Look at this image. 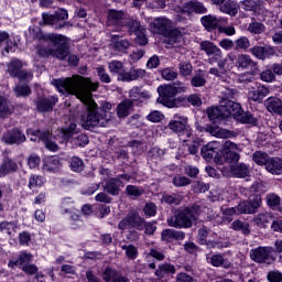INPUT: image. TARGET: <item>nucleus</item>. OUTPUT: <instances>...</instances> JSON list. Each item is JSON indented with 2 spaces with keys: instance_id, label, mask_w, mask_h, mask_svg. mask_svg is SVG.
<instances>
[{
  "instance_id": "1",
  "label": "nucleus",
  "mask_w": 282,
  "mask_h": 282,
  "mask_svg": "<svg viewBox=\"0 0 282 282\" xmlns=\"http://www.w3.org/2000/svg\"><path fill=\"white\" fill-rule=\"evenodd\" d=\"M100 83H94L89 77H83L80 75L72 76V94L83 102L87 110V117L82 123L84 129L107 127L109 122V118L105 113V110L98 107V104L94 100L93 91H98Z\"/></svg>"
},
{
  "instance_id": "2",
  "label": "nucleus",
  "mask_w": 282,
  "mask_h": 282,
  "mask_svg": "<svg viewBox=\"0 0 282 282\" xmlns=\"http://www.w3.org/2000/svg\"><path fill=\"white\" fill-rule=\"evenodd\" d=\"M33 39L36 41H48L51 44L47 46L37 45L36 52L39 56L42 58H50V56H54L59 61H65L67 56H69V46L67 45V39L65 35L48 33L43 34L41 29L33 30Z\"/></svg>"
},
{
  "instance_id": "3",
  "label": "nucleus",
  "mask_w": 282,
  "mask_h": 282,
  "mask_svg": "<svg viewBox=\"0 0 282 282\" xmlns=\"http://www.w3.org/2000/svg\"><path fill=\"white\" fill-rule=\"evenodd\" d=\"M28 135H40V140L45 144V149L48 151L56 152L58 151V144L56 142L50 140V138H54L59 144H65V142H69L72 139V124L67 128H58L54 132H50V130L41 131V130H28Z\"/></svg>"
},
{
  "instance_id": "4",
  "label": "nucleus",
  "mask_w": 282,
  "mask_h": 282,
  "mask_svg": "<svg viewBox=\"0 0 282 282\" xmlns=\"http://www.w3.org/2000/svg\"><path fill=\"white\" fill-rule=\"evenodd\" d=\"M202 213V207L193 205L184 207L175 212L173 216L167 219V225L172 228H193V223L197 221V216Z\"/></svg>"
},
{
  "instance_id": "5",
  "label": "nucleus",
  "mask_w": 282,
  "mask_h": 282,
  "mask_svg": "<svg viewBox=\"0 0 282 282\" xmlns=\"http://www.w3.org/2000/svg\"><path fill=\"white\" fill-rule=\"evenodd\" d=\"M250 193H256L250 195L247 200H242L238 204L239 215H254L261 208V193H263V184L256 182L249 188Z\"/></svg>"
},
{
  "instance_id": "6",
  "label": "nucleus",
  "mask_w": 282,
  "mask_h": 282,
  "mask_svg": "<svg viewBox=\"0 0 282 282\" xmlns=\"http://www.w3.org/2000/svg\"><path fill=\"white\" fill-rule=\"evenodd\" d=\"M241 111V106L232 100L221 104L219 107L207 108V116L209 120H219V118H228L229 116H237Z\"/></svg>"
},
{
  "instance_id": "7",
  "label": "nucleus",
  "mask_w": 282,
  "mask_h": 282,
  "mask_svg": "<svg viewBox=\"0 0 282 282\" xmlns=\"http://www.w3.org/2000/svg\"><path fill=\"white\" fill-rule=\"evenodd\" d=\"M158 93L159 98L156 99V102H159V105H163L169 109L177 107V101L175 100V96H177V93H175L172 85L160 86L158 88Z\"/></svg>"
},
{
  "instance_id": "8",
  "label": "nucleus",
  "mask_w": 282,
  "mask_h": 282,
  "mask_svg": "<svg viewBox=\"0 0 282 282\" xmlns=\"http://www.w3.org/2000/svg\"><path fill=\"white\" fill-rule=\"evenodd\" d=\"M239 153H241V148L237 143L225 141L221 148V155L227 164H230V166L237 164L241 158Z\"/></svg>"
},
{
  "instance_id": "9",
  "label": "nucleus",
  "mask_w": 282,
  "mask_h": 282,
  "mask_svg": "<svg viewBox=\"0 0 282 282\" xmlns=\"http://www.w3.org/2000/svg\"><path fill=\"white\" fill-rule=\"evenodd\" d=\"M167 127L170 131H173V133H186L187 138L193 135L191 132V126H188V117L182 113H175L173 119L170 120Z\"/></svg>"
},
{
  "instance_id": "10",
  "label": "nucleus",
  "mask_w": 282,
  "mask_h": 282,
  "mask_svg": "<svg viewBox=\"0 0 282 282\" xmlns=\"http://www.w3.org/2000/svg\"><path fill=\"white\" fill-rule=\"evenodd\" d=\"M199 47L202 52H205L207 56H213L208 59L209 65H213L214 63H217L219 58L224 56V52H221V48L217 46L214 42L205 40L199 43Z\"/></svg>"
},
{
  "instance_id": "11",
  "label": "nucleus",
  "mask_w": 282,
  "mask_h": 282,
  "mask_svg": "<svg viewBox=\"0 0 282 282\" xmlns=\"http://www.w3.org/2000/svg\"><path fill=\"white\" fill-rule=\"evenodd\" d=\"M172 28L173 23L166 18H155L149 24L150 32L153 34H160V36H166Z\"/></svg>"
},
{
  "instance_id": "12",
  "label": "nucleus",
  "mask_w": 282,
  "mask_h": 282,
  "mask_svg": "<svg viewBox=\"0 0 282 282\" xmlns=\"http://www.w3.org/2000/svg\"><path fill=\"white\" fill-rule=\"evenodd\" d=\"M236 67L241 69L242 72L246 69L250 70L251 76H253L254 72L259 70V66L254 59L248 54H239L236 58Z\"/></svg>"
},
{
  "instance_id": "13",
  "label": "nucleus",
  "mask_w": 282,
  "mask_h": 282,
  "mask_svg": "<svg viewBox=\"0 0 282 282\" xmlns=\"http://www.w3.org/2000/svg\"><path fill=\"white\" fill-rule=\"evenodd\" d=\"M56 102H58V97H37L34 100V105L36 107V110L39 113H47V111H53L54 107L56 106Z\"/></svg>"
},
{
  "instance_id": "14",
  "label": "nucleus",
  "mask_w": 282,
  "mask_h": 282,
  "mask_svg": "<svg viewBox=\"0 0 282 282\" xmlns=\"http://www.w3.org/2000/svg\"><path fill=\"white\" fill-rule=\"evenodd\" d=\"M272 254V248L270 247H258L250 250V259L256 263H268Z\"/></svg>"
},
{
  "instance_id": "15",
  "label": "nucleus",
  "mask_w": 282,
  "mask_h": 282,
  "mask_svg": "<svg viewBox=\"0 0 282 282\" xmlns=\"http://www.w3.org/2000/svg\"><path fill=\"white\" fill-rule=\"evenodd\" d=\"M25 134L19 130V128H13L9 130L2 137V142L6 144H23L25 142Z\"/></svg>"
},
{
  "instance_id": "16",
  "label": "nucleus",
  "mask_w": 282,
  "mask_h": 282,
  "mask_svg": "<svg viewBox=\"0 0 282 282\" xmlns=\"http://www.w3.org/2000/svg\"><path fill=\"white\" fill-rule=\"evenodd\" d=\"M147 76V70L142 68L131 67L129 70L124 68L123 74L120 77L121 83H132V80H138Z\"/></svg>"
},
{
  "instance_id": "17",
  "label": "nucleus",
  "mask_w": 282,
  "mask_h": 282,
  "mask_svg": "<svg viewBox=\"0 0 282 282\" xmlns=\"http://www.w3.org/2000/svg\"><path fill=\"white\" fill-rule=\"evenodd\" d=\"M126 21L127 18H124V12L115 9H110L108 11L107 25H117L118 28H124Z\"/></svg>"
},
{
  "instance_id": "18",
  "label": "nucleus",
  "mask_w": 282,
  "mask_h": 282,
  "mask_svg": "<svg viewBox=\"0 0 282 282\" xmlns=\"http://www.w3.org/2000/svg\"><path fill=\"white\" fill-rule=\"evenodd\" d=\"M52 85L57 88L59 94L72 96V77L53 79Z\"/></svg>"
},
{
  "instance_id": "19",
  "label": "nucleus",
  "mask_w": 282,
  "mask_h": 282,
  "mask_svg": "<svg viewBox=\"0 0 282 282\" xmlns=\"http://www.w3.org/2000/svg\"><path fill=\"white\" fill-rule=\"evenodd\" d=\"M250 52L256 58H259V61H265L269 56L276 54V51L272 46H253Z\"/></svg>"
},
{
  "instance_id": "20",
  "label": "nucleus",
  "mask_w": 282,
  "mask_h": 282,
  "mask_svg": "<svg viewBox=\"0 0 282 282\" xmlns=\"http://www.w3.org/2000/svg\"><path fill=\"white\" fill-rule=\"evenodd\" d=\"M219 147H220V144L217 141H212L208 144L204 145L200 150V153H202L204 160L209 162V160L217 158V155H218L217 152L219 151Z\"/></svg>"
},
{
  "instance_id": "21",
  "label": "nucleus",
  "mask_w": 282,
  "mask_h": 282,
  "mask_svg": "<svg viewBox=\"0 0 282 282\" xmlns=\"http://www.w3.org/2000/svg\"><path fill=\"white\" fill-rule=\"evenodd\" d=\"M216 6H219V10L229 17H237L239 13V4L235 0H224L221 3H217Z\"/></svg>"
},
{
  "instance_id": "22",
  "label": "nucleus",
  "mask_w": 282,
  "mask_h": 282,
  "mask_svg": "<svg viewBox=\"0 0 282 282\" xmlns=\"http://www.w3.org/2000/svg\"><path fill=\"white\" fill-rule=\"evenodd\" d=\"M161 238L163 241H184L186 234L175 229H165L161 232Z\"/></svg>"
},
{
  "instance_id": "23",
  "label": "nucleus",
  "mask_w": 282,
  "mask_h": 282,
  "mask_svg": "<svg viewBox=\"0 0 282 282\" xmlns=\"http://www.w3.org/2000/svg\"><path fill=\"white\" fill-rule=\"evenodd\" d=\"M242 10L259 14L263 10V1L261 0H243L240 2Z\"/></svg>"
},
{
  "instance_id": "24",
  "label": "nucleus",
  "mask_w": 282,
  "mask_h": 282,
  "mask_svg": "<svg viewBox=\"0 0 282 282\" xmlns=\"http://www.w3.org/2000/svg\"><path fill=\"white\" fill-rule=\"evenodd\" d=\"M264 105L270 113L282 116V100L279 97H269L265 99Z\"/></svg>"
},
{
  "instance_id": "25",
  "label": "nucleus",
  "mask_w": 282,
  "mask_h": 282,
  "mask_svg": "<svg viewBox=\"0 0 282 282\" xmlns=\"http://www.w3.org/2000/svg\"><path fill=\"white\" fill-rule=\"evenodd\" d=\"M14 113V106L8 98L0 95V118L6 120V118H10Z\"/></svg>"
},
{
  "instance_id": "26",
  "label": "nucleus",
  "mask_w": 282,
  "mask_h": 282,
  "mask_svg": "<svg viewBox=\"0 0 282 282\" xmlns=\"http://www.w3.org/2000/svg\"><path fill=\"white\" fill-rule=\"evenodd\" d=\"M205 131L207 133H210V135H214L215 138H232V132L230 130H226L224 128H220L217 124L207 126Z\"/></svg>"
},
{
  "instance_id": "27",
  "label": "nucleus",
  "mask_w": 282,
  "mask_h": 282,
  "mask_svg": "<svg viewBox=\"0 0 282 282\" xmlns=\"http://www.w3.org/2000/svg\"><path fill=\"white\" fill-rule=\"evenodd\" d=\"M265 170L271 175H281L282 173V159L281 158H269Z\"/></svg>"
},
{
  "instance_id": "28",
  "label": "nucleus",
  "mask_w": 282,
  "mask_h": 282,
  "mask_svg": "<svg viewBox=\"0 0 282 282\" xmlns=\"http://www.w3.org/2000/svg\"><path fill=\"white\" fill-rule=\"evenodd\" d=\"M200 21L208 32H213V30L217 29L219 23H225L226 19H217L215 15H205L200 19Z\"/></svg>"
},
{
  "instance_id": "29",
  "label": "nucleus",
  "mask_w": 282,
  "mask_h": 282,
  "mask_svg": "<svg viewBox=\"0 0 282 282\" xmlns=\"http://www.w3.org/2000/svg\"><path fill=\"white\" fill-rule=\"evenodd\" d=\"M184 8H185V12H187V14H193V12L195 14H206V12H208V9H206L204 7V3H202L197 0L187 2Z\"/></svg>"
},
{
  "instance_id": "30",
  "label": "nucleus",
  "mask_w": 282,
  "mask_h": 282,
  "mask_svg": "<svg viewBox=\"0 0 282 282\" xmlns=\"http://www.w3.org/2000/svg\"><path fill=\"white\" fill-rule=\"evenodd\" d=\"M270 94V89L265 86H258L257 88H252L249 91V98L250 100H253L254 102L259 100H263L265 96Z\"/></svg>"
},
{
  "instance_id": "31",
  "label": "nucleus",
  "mask_w": 282,
  "mask_h": 282,
  "mask_svg": "<svg viewBox=\"0 0 282 282\" xmlns=\"http://www.w3.org/2000/svg\"><path fill=\"white\" fill-rule=\"evenodd\" d=\"M30 261H32V254L28 253L25 251H22L19 254V258L17 260H10L8 265H9V268H12V270H14V268H17L19 265L30 264Z\"/></svg>"
},
{
  "instance_id": "32",
  "label": "nucleus",
  "mask_w": 282,
  "mask_h": 282,
  "mask_svg": "<svg viewBox=\"0 0 282 282\" xmlns=\"http://www.w3.org/2000/svg\"><path fill=\"white\" fill-rule=\"evenodd\" d=\"M230 171L235 177H248L250 175V167L246 163H235L230 165Z\"/></svg>"
},
{
  "instance_id": "33",
  "label": "nucleus",
  "mask_w": 282,
  "mask_h": 282,
  "mask_svg": "<svg viewBox=\"0 0 282 282\" xmlns=\"http://www.w3.org/2000/svg\"><path fill=\"white\" fill-rule=\"evenodd\" d=\"M207 261L208 263H210L212 265H214V268H225L226 270H228V268H230V261L224 259V256L217 253L214 254L212 257L207 256Z\"/></svg>"
},
{
  "instance_id": "34",
  "label": "nucleus",
  "mask_w": 282,
  "mask_h": 282,
  "mask_svg": "<svg viewBox=\"0 0 282 282\" xmlns=\"http://www.w3.org/2000/svg\"><path fill=\"white\" fill-rule=\"evenodd\" d=\"M217 67H212L209 69V74H212V76H217V78H221V76H226V74H228V68H226V63H228L227 58L224 59H217Z\"/></svg>"
},
{
  "instance_id": "35",
  "label": "nucleus",
  "mask_w": 282,
  "mask_h": 282,
  "mask_svg": "<svg viewBox=\"0 0 282 282\" xmlns=\"http://www.w3.org/2000/svg\"><path fill=\"white\" fill-rule=\"evenodd\" d=\"M126 218H128V221L130 223L132 228H137V230H142V226H144V218L140 217V213L129 212Z\"/></svg>"
},
{
  "instance_id": "36",
  "label": "nucleus",
  "mask_w": 282,
  "mask_h": 282,
  "mask_svg": "<svg viewBox=\"0 0 282 282\" xmlns=\"http://www.w3.org/2000/svg\"><path fill=\"white\" fill-rule=\"evenodd\" d=\"M131 109H133V100L126 99L118 105L117 116L119 118H127V116H129V111H131Z\"/></svg>"
},
{
  "instance_id": "37",
  "label": "nucleus",
  "mask_w": 282,
  "mask_h": 282,
  "mask_svg": "<svg viewBox=\"0 0 282 282\" xmlns=\"http://www.w3.org/2000/svg\"><path fill=\"white\" fill-rule=\"evenodd\" d=\"M163 36L165 37L164 42L167 43V45H175V43L182 41V32L177 29H173V26L167 31V34Z\"/></svg>"
},
{
  "instance_id": "38",
  "label": "nucleus",
  "mask_w": 282,
  "mask_h": 282,
  "mask_svg": "<svg viewBox=\"0 0 282 282\" xmlns=\"http://www.w3.org/2000/svg\"><path fill=\"white\" fill-rule=\"evenodd\" d=\"M21 67H23V63L19 58H13L7 64V74H9L12 78H17Z\"/></svg>"
},
{
  "instance_id": "39",
  "label": "nucleus",
  "mask_w": 282,
  "mask_h": 282,
  "mask_svg": "<svg viewBox=\"0 0 282 282\" xmlns=\"http://www.w3.org/2000/svg\"><path fill=\"white\" fill-rule=\"evenodd\" d=\"M108 69L110 74H117L118 80L122 78V74H124V64L121 61H111L108 63Z\"/></svg>"
},
{
  "instance_id": "40",
  "label": "nucleus",
  "mask_w": 282,
  "mask_h": 282,
  "mask_svg": "<svg viewBox=\"0 0 282 282\" xmlns=\"http://www.w3.org/2000/svg\"><path fill=\"white\" fill-rule=\"evenodd\" d=\"M18 169L19 166L17 165V163H14V161L6 159L0 166V177H6L8 173H14V171H17Z\"/></svg>"
},
{
  "instance_id": "41",
  "label": "nucleus",
  "mask_w": 282,
  "mask_h": 282,
  "mask_svg": "<svg viewBox=\"0 0 282 282\" xmlns=\"http://www.w3.org/2000/svg\"><path fill=\"white\" fill-rule=\"evenodd\" d=\"M126 28H128V32L130 34H137L138 32H143L144 31V26H142V24L140 23V21L131 19V18H126V22H124Z\"/></svg>"
},
{
  "instance_id": "42",
  "label": "nucleus",
  "mask_w": 282,
  "mask_h": 282,
  "mask_svg": "<svg viewBox=\"0 0 282 282\" xmlns=\"http://www.w3.org/2000/svg\"><path fill=\"white\" fill-rule=\"evenodd\" d=\"M175 265L171 263H162L159 265L158 270L155 271V276H159L160 279H164L166 274H175Z\"/></svg>"
},
{
  "instance_id": "43",
  "label": "nucleus",
  "mask_w": 282,
  "mask_h": 282,
  "mask_svg": "<svg viewBox=\"0 0 282 282\" xmlns=\"http://www.w3.org/2000/svg\"><path fill=\"white\" fill-rule=\"evenodd\" d=\"M130 98L132 102H142L143 100H147V98H149V93L142 91L140 87H133L130 90Z\"/></svg>"
},
{
  "instance_id": "44",
  "label": "nucleus",
  "mask_w": 282,
  "mask_h": 282,
  "mask_svg": "<svg viewBox=\"0 0 282 282\" xmlns=\"http://www.w3.org/2000/svg\"><path fill=\"white\" fill-rule=\"evenodd\" d=\"M270 221H272V215L268 213H260L253 218V224H256V226H259L260 228H265V226H268Z\"/></svg>"
},
{
  "instance_id": "45",
  "label": "nucleus",
  "mask_w": 282,
  "mask_h": 282,
  "mask_svg": "<svg viewBox=\"0 0 282 282\" xmlns=\"http://www.w3.org/2000/svg\"><path fill=\"white\" fill-rule=\"evenodd\" d=\"M182 199H184V196L181 194H164L161 200L165 204L180 206L182 204Z\"/></svg>"
},
{
  "instance_id": "46",
  "label": "nucleus",
  "mask_w": 282,
  "mask_h": 282,
  "mask_svg": "<svg viewBox=\"0 0 282 282\" xmlns=\"http://www.w3.org/2000/svg\"><path fill=\"white\" fill-rule=\"evenodd\" d=\"M119 36L118 35H112L111 41H112V47L116 52H127L129 50V41L127 40H121L118 41Z\"/></svg>"
},
{
  "instance_id": "47",
  "label": "nucleus",
  "mask_w": 282,
  "mask_h": 282,
  "mask_svg": "<svg viewBox=\"0 0 282 282\" xmlns=\"http://www.w3.org/2000/svg\"><path fill=\"white\" fill-rule=\"evenodd\" d=\"M105 191H107L109 195H120V181L111 178L106 183Z\"/></svg>"
},
{
  "instance_id": "48",
  "label": "nucleus",
  "mask_w": 282,
  "mask_h": 282,
  "mask_svg": "<svg viewBox=\"0 0 282 282\" xmlns=\"http://www.w3.org/2000/svg\"><path fill=\"white\" fill-rule=\"evenodd\" d=\"M252 160L258 166H267L270 156L265 152L257 151L252 154Z\"/></svg>"
},
{
  "instance_id": "49",
  "label": "nucleus",
  "mask_w": 282,
  "mask_h": 282,
  "mask_svg": "<svg viewBox=\"0 0 282 282\" xmlns=\"http://www.w3.org/2000/svg\"><path fill=\"white\" fill-rule=\"evenodd\" d=\"M192 87H204L206 85V75L199 69L191 79Z\"/></svg>"
},
{
  "instance_id": "50",
  "label": "nucleus",
  "mask_w": 282,
  "mask_h": 282,
  "mask_svg": "<svg viewBox=\"0 0 282 282\" xmlns=\"http://www.w3.org/2000/svg\"><path fill=\"white\" fill-rule=\"evenodd\" d=\"M61 166V160L54 158L50 159L46 163L43 165V171H46L47 173H56Z\"/></svg>"
},
{
  "instance_id": "51",
  "label": "nucleus",
  "mask_w": 282,
  "mask_h": 282,
  "mask_svg": "<svg viewBox=\"0 0 282 282\" xmlns=\"http://www.w3.org/2000/svg\"><path fill=\"white\" fill-rule=\"evenodd\" d=\"M248 32L251 34H263L265 32V24L252 19L251 23H249Z\"/></svg>"
},
{
  "instance_id": "52",
  "label": "nucleus",
  "mask_w": 282,
  "mask_h": 282,
  "mask_svg": "<svg viewBox=\"0 0 282 282\" xmlns=\"http://www.w3.org/2000/svg\"><path fill=\"white\" fill-rule=\"evenodd\" d=\"M42 19H43L44 25H55L56 30H61L65 28V22L56 24V18L54 17V14L43 13Z\"/></svg>"
},
{
  "instance_id": "53",
  "label": "nucleus",
  "mask_w": 282,
  "mask_h": 282,
  "mask_svg": "<svg viewBox=\"0 0 282 282\" xmlns=\"http://www.w3.org/2000/svg\"><path fill=\"white\" fill-rule=\"evenodd\" d=\"M235 50L237 52H246L250 47V40L246 36H241L234 42Z\"/></svg>"
},
{
  "instance_id": "54",
  "label": "nucleus",
  "mask_w": 282,
  "mask_h": 282,
  "mask_svg": "<svg viewBox=\"0 0 282 282\" xmlns=\"http://www.w3.org/2000/svg\"><path fill=\"white\" fill-rule=\"evenodd\" d=\"M121 249L124 250L127 259L135 261L138 259V247L133 245H123Z\"/></svg>"
},
{
  "instance_id": "55",
  "label": "nucleus",
  "mask_w": 282,
  "mask_h": 282,
  "mask_svg": "<svg viewBox=\"0 0 282 282\" xmlns=\"http://www.w3.org/2000/svg\"><path fill=\"white\" fill-rule=\"evenodd\" d=\"M96 73L100 83H105L106 85H109V83H111V76L109 75V73H107L105 66L96 67Z\"/></svg>"
},
{
  "instance_id": "56",
  "label": "nucleus",
  "mask_w": 282,
  "mask_h": 282,
  "mask_svg": "<svg viewBox=\"0 0 282 282\" xmlns=\"http://www.w3.org/2000/svg\"><path fill=\"white\" fill-rule=\"evenodd\" d=\"M13 91L15 94V96L18 97H25V96H30V94H32V89H30V86L25 85V84H19L13 88Z\"/></svg>"
},
{
  "instance_id": "57",
  "label": "nucleus",
  "mask_w": 282,
  "mask_h": 282,
  "mask_svg": "<svg viewBox=\"0 0 282 282\" xmlns=\"http://www.w3.org/2000/svg\"><path fill=\"white\" fill-rule=\"evenodd\" d=\"M118 274L119 273L118 271H116V269L107 267L101 273V276L105 282H113V279H116Z\"/></svg>"
},
{
  "instance_id": "58",
  "label": "nucleus",
  "mask_w": 282,
  "mask_h": 282,
  "mask_svg": "<svg viewBox=\"0 0 282 282\" xmlns=\"http://www.w3.org/2000/svg\"><path fill=\"white\" fill-rule=\"evenodd\" d=\"M232 230H241L243 235H250V225L241 220H235L231 224Z\"/></svg>"
},
{
  "instance_id": "59",
  "label": "nucleus",
  "mask_w": 282,
  "mask_h": 282,
  "mask_svg": "<svg viewBox=\"0 0 282 282\" xmlns=\"http://www.w3.org/2000/svg\"><path fill=\"white\" fill-rule=\"evenodd\" d=\"M178 72L181 76H191L193 74V64L189 62H181L178 64Z\"/></svg>"
},
{
  "instance_id": "60",
  "label": "nucleus",
  "mask_w": 282,
  "mask_h": 282,
  "mask_svg": "<svg viewBox=\"0 0 282 282\" xmlns=\"http://www.w3.org/2000/svg\"><path fill=\"white\" fill-rule=\"evenodd\" d=\"M126 193L132 197H142V195H144V189L135 185H128L126 187Z\"/></svg>"
},
{
  "instance_id": "61",
  "label": "nucleus",
  "mask_w": 282,
  "mask_h": 282,
  "mask_svg": "<svg viewBox=\"0 0 282 282\" xmlns=\"http://www.w3.org/2000/svg\"><path fill=\"white\" fill-rule=\"evenodd\" d=\"M173 184L174 186H177V187L188 186L191 185V178L178 174L173 177Z\"/></svg>"
},
{
  "instance_id": "62",
  "label": "nucleus",
  "mask_w": 282,
  "mask_h": 282,
  "mask_svg": "<svg viewBox=\"0 0 282 282\" xmlns=\"http://www.w3.org/2000/svg\"><path fill=\"white\" fill-rule=\"evenodd\" d=\"M258 120L252 112H245L240 116V122L243 124H257Z\"/></svg>"
},
{
  "instance_id": "63",
  "label": "nucleus",
  "mask_w": 282,
  "mask_h": 282,
  "mask_svg": "<svg viewBox=\"0 0 282 282\" xmlns=\"http://www.w3.org/2000/svg\"><path fill=\"white\" fill-rule=\"evenodd\" d=\"M147 120L150 122H162L164 120V113L154 110L147 116Z\"/></svg>"
},
{
  "instance_id": "64",
  "label": "nucleus",
  "mask_w": 282,
  "mask_h": 282,
  "mask_svg": "<svg viewBox=\"0 0 282 282\" xmlns=\"http://www.w3.org/2000/svg\"><path fill=\"white\" fill-rule=\"evenodd\" d=\"M267 279L269 282H282V273L279 270L270 271Z\"/></svg>"
}]
</instances>
